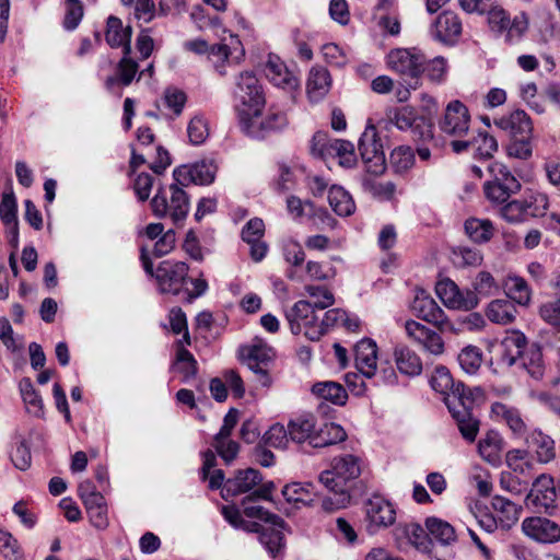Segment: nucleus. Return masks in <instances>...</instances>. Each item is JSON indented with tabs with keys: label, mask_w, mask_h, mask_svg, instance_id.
<instances>
[{
	"label": "nucleus",
	"mask_w": 560,
	"mask_h": 560,
	"mask_svg": "<svg viewBox=\"0 0 560 560\" xmlns=\"http://www.w3.org/2000/svg\"><path fill=\"white\" fill-rule=\"evenodd\" d=\"M151 209L156 218L170 217L175 224H179L189 212V198L183 186L174 180L168 189H158L151 200Z\"/></svg>",
	"instance_id": "nucleus-1"
},
{
	"label": "nucleus",
	"mask_w": 560,
	"mask_h": 560,
	"mask_svg": "<svg viewBox=\"0 0 560 560\" xmlns=\"http://www.w3.org/2000/svg\"><path fill=\"white\" fill-rule=\"evenodd\" d=\"M242 361L254 373L255 381L262 387L272 385L271 369L275 364L276 353L262 339L255 338L249 345L240 349Z\"/></svg>",
	"instance_id": "nucleus-2"
},
{
	"label": "nucleus",
	"mask_w": 560,
	"mask_h": 560,
	"mask_svg": "<svg viewBox=\"0 0 560 560\" xmlns=\"http://www.w3.org/2000/svg\"><path fill=\"white\" fill-rule=\"evenodd\" d=\"M288 125L284 112L270 107L265 116L254 112H241L240 126L243 132L256 139H265L283 130Z\"/></svg>",
	"instance_id": "nucleus-3"
},
{
	"label": "nucleus",
	"mask_w": 560,
	"mask_h": 560,
	"mask_svg": "<svg viewBox=\"0 0 560 560\" xmlns=\"http://www.w3.org/2000/svg\"><path fill=\"white\" fill-rule=\"evenodd\" d=\"M233 96L238 118H241V112L243 110L259 114L265 105L262 86L252 71H244L235 77Z\"/></svg>",
	"instance_id": "nucleus-4"
},
{
	"label": "nucleus",
	"mask_w": 560,
	"mask_h": 560,
	"mask_svg": "<svg viewBox=\"0 0 560 560\" xmlns=\"http://www.w3.org/2000/svg\"><path fill=\"white\" fill-rule=\"evenodd\" d=\"M362 460L352 454L336 456L331 467L319 475V481L325 487H340L350 491L351 482L360 477Z\"/></svg>",
	"instance_id": "nucleus-5"
},
{
	"label": "nucleus",
	"mask_w": 560,
	"mask_h": 560,
	"mask_svg": "<svg viewBox=\"0 0 560 560\" xmlns=\"http://www.w3.org/2000/svg\"><path fill=\"white\" fill-rule=\"evenodd\" d=\"M491 180L485 183L483 190L486 197L493 203H504L511 197L521 190L520 180L511 171L500 162H493L488 167Z\"/></svg>",
	"instance_id": "nucleus-6"
},
{
	"label": "nucleus",
	"mask_w": 560,
	"mask_h": 560,
	"mask_svg": "<svg viewBox=\"0 0 560 560\" xmlns=\"http://www.w3.org/2000/svg\"><path fill=\"white\" fill-rule=\"evenodd\" d=\"M285 318L292 334L294 335L303 332L304 336L312 341H317L323 336V330L319 328L315 308L308 301L300 300L295 302L285 311Z\"/></svg>",
	"instance_id": "nucleus-7"
},
{
	"label": "nucleus",
	"mask_w": 560,
	"mask_h": 560,
	"mask_svg": "<svg viewBox=\"0 0 560 560\" xmlns=\"http://www.w3.org/2000/svg\"><path fill=\"white\" fill-rule=\"evenodd\" d=\"M311 151L314 155L325 158L326 155L339 159L343 167H352L355 164V151L352 142L342 139H329L325 132H316L312 139Z\"/></svg>",
	"instance_id": "nucleus-8"
},
{
	"label": "nucleus",
	"mask_w": 560,
	"mask_h": 560,
	"mask_svg": "<svg viewBox=\"0 0 560 560\" xmlns=\"http://www.w3.org/2000/svg\"><path fill=\"white\" fill-rule=\"evenodd\" d=\"M386 65L401 78L418 80L423 73L424 55L416 48H394L386 55Z\"/></svg>",
	"instance_id": "nucleus-9"
},
{
	"label": "nucleus",
	"mask_w": 560,
	"mask_h": 560,
	"mask_svg": "<svg viewBox=\"0 0 560 560\" xmlns=\"http://www.w3.org/2000/svg\"><path fill=\"white\" fill-rule=\"evenodd\" d=\"M365 526L370 534L392 526L396 521V510L390 501L373 494L364 503Z\"/></svg>",
	"instance_id": "nucleus-10"
},
{
	"label": "nucleus",
	"mask_w": 560,
	"mask_h": 560,
	"mask_svg": "<svg viewBox=\"0 0 560 560\" xmlns=\"http://www.w3.org/2000/svg\"><path fill=\"white\" fill-rule=\"evenodd\" d=\"M557 491L553 478L541 474L532 485V489L525 498L527 508L538 513L551 514L556 509Z\"/></svg>",
	"instance_id": "nucleus-11"
},
{
	"label": "nucleus",
	"mask_w": 560,
	"mask_h": 560,
	"mask_svg": "<svg viewBox=\"0 0 560 560\" xmlns=\"http://www.w3.org/2000/svg\"><path fill=\"white\" fill-rule=\"evenodd\" d=\"M388 118L399 130L410 131L415 139L425 141L433 137L432 124L425 117L417 115L412 107L397 108L389 113Z\"/></svg>",
	"instance_id": "nucleus-12"
},
{
	"label": "nucleus",
	"mask_w": 560,
	"mask_h": 560,
	"mask_svg": "<svg viewBox=\"0 0 560 560\" xmlns=\"http://www.w3.org/2000/svg\"><path fill=\"white\" fill-rule=\"evenodd\" d=\"M217 171L218 166L213 160H200L177 166L173 171V178L183 187L190 184L207 186L214 182Z\"/></svg>",
	"instance_id": "nucleus-13"
},
{
	"label": "nucleus",
	"mask_w": 560,
	"mask_h": 560,
	"mask_svg": "<svg viewBox=\"0 0 560 560\" xmlns=\"http://www.w3.org/2000/svg\"><path fill=\"white\" fill-rule=\"evenodd\" d=\"M481 395L468 394V397H462L459 402L455 404L454 397L448 399V411L456 420L459 432L468 442H474L479 431V421L472 415V408L477 397Z\"/></svg>",
	"instance_id": "nucleus-14"
},
{
	"label": "nucleus",
	"mask_w": 560,
	"mask_h": 560,
	"mask_svg": "<svg viewBox=\"0 0 560 560\" xmlns=\"http://www.w3.org/2000/svg\"><path fill=\"white\" fill-rule=\"evenodd\" d=\"M431 387L436 392L443 395V399L445 405L448 407V399L454 397L455 404L459 402L462 397H468V394H478L482 395V390L479 387L468 388L462 382H455L450 373V371L445 366H436L431 378H430Z\"/></svg>",
	"instance_id": "nucleus-15"
},
{
	"label": "nucleus",
	"mask_w": 560,
	"mask_h": 560,
	"mask_svg": "<svg viewBox=\"0 0 560 560\" xmlns=\"http://www.w3.org/2000/svg\"><path fill=\"white\" fill-rule=\"evenodd\" d=\"M188 270L184 261H162L155 272L161 292L178 295L188 280Z\"/></svg>",
	"instance_id": "nucleus-16"
},
{
	"label": "nucleus",
	"mask_w": 560,
	"mask_h": 560,
	"mask_svg": "<svg viewBox=\"0 0 560 560\" xmlns=\"http://www.w3.org/2000/svg\"><path fill=\"white\" fill-rule=\"evenodd\" d=\"M358 149L363 162L366 164L368 172L381 174L385 170V158L383 145L377 139V131L374 126H369L362 133Z\"/></svg>",
	"instance_id": "nucleus-17"
},
{
	"label": "nucleus",
	"mask_w": 560,
	"mask_h": 560,
	"mask_svg": "<svg viewBox=\"0 0 560 560\" xmlns=\"http://www.w3.org/2000/svg\"><path fill=\"white\" fill-rule=\"evenodd\" d=\"M470 115L468 108L458 100L447 104L443 118L439 122L441 131L454 140L460 139L469 131Z\"/></svg>",
	"instance_id": "nucleus-18"
},
{
	"label": "nucleus",
	"mask_w": 560,
	"mask_h": 560,
	"mask_svg": "<svg viewBox=\"0 0 560 560\" xmlns=\"http://www.w3.org/2000/svg\"><path fill=\"white\" fill-rule=\"evenodd\" d=\"M237 529L247 533H257L259 542L266 548L267 552L276 559L282 556L285 548V537L280 528L275 526L261 525L254 521H247L243 517Z\"/></svg>",
	"instance_id": "nucleus-19"
},
{
	"label": "nucleus",
	"mask_w": 560,
	"mask_h": 560,
	"mask_svg": "<svg viewBox=\"0 0 560 560\" xmlns=\"http://www.w3.org/2000/svg\"><path fill=\"white\" fill-rule=\"evenodd\" d=\"M208 55L217 58L215 69L220 75H225L224 62L228 65H238L245 56V49L240 37L230 34L222 43L210 46Z\"/></svg>",
	"instance_id": "nucleus-20"
},
{
	"label": "nucleus",
	"mask_w": 560,
	"mask_h": 560,
	"mask_svg": "<svg viewBox=\"0 0 560 560\" xmlns=\"http://www.w3.org/2000/svg\"><path fill=\"white\" fill-rule=\"evenodd\" d=\"M412 310L418 317L440 329H445L451 326L444 311L424 291H421L416 295L412 303Z\"/></svg>",
	"instance_id": "nucleus-21"
},
{
	"label": "nucleus",
	"mask_w": 560,
	"mask_h": 560,
	"mask_svg": "<svg viewBox=\"0 0 560 560\" xmlns=\"http://www.w3.org/2000/svg\"><path fill=\"white\" fill-rule=\"evenodd\" d=\"M405 330L409 338L421 345L429 353L440 355L444 352V341L442 337L416 320H407Z\"/></svg>",
	"instance_id": "nucleus-22"
},
{
	"label": "nucleus",
	"mask_w": 560,
	"mask_h": 560,
	"mask_svg": "<svg viewBox=\"0 0 560 560\" xmlns=\"http://www.w3.org/2000/svg\"><path fill=\"white\" fill-rule=\"evenodd\" d=\"M462 34V21L452 11L442 12L431 27V35L446 45L457 43Z\"/></svg>",
	"instance_id": "nucleus-23"
},
{
	"label": "nucleus",
	"mask_w": 560,
	"mask_h": 560,
	"mask_svg": "<svg viewBox=\"0 0 560 560\" xmlns=\"http://www.w3.org/2000/svg\"><path fill=\"white\" fill-rule=\"evenodd\" d=\"M261 480V474L257 469L246 468L238 470L232 478L225 480L223 498L228 500L229 498L249 492L260 485Z\"/></svg>",
	"instance_id": "nucleus-24"
},
{
	"label": "nucleus",
	"mask_w": 560,
	"mask_h": 560,
	"mask_svg": "<svg viewBox=\"0 0 560 560\" xmlns=\"http://www.w3.org/2000/svg\"><path fill=\"white\" fill-rule=\"evenodd\" d=\"M523 532L540 542H555L560 539V527L545 517H528L522 523Z\"/></svg>",
	"instance_id": "nucleus-25"
},
{
	"label": "nucleus",
	"mask_w": 560,
	"mask_h": 560,
	"mask_svg": "<svg viewBox=\"0 0 560 560\" xmlns=\"http://www.w3.org/2000/svg\"><path fill=\"white\" fill-rule=\"evenodd\" d=\"M354 361L359 372L371 378L377 370V345L370 338H363L354 346Z\"/></svg>",
	"instance_id": "nucleus-26"
},
{
	"label": "nucleus",
	"mask_w": 560,
	"mask_h": 560,
	"mask_svg": "<svg viewBox=\"0 0 560 560\" xmlns=\"http://www.w3.org/2000/svg\"><path fill=\"white\" fill-rule=\"evenodd\" d=\"M528 348L525 335L518 330L506 334L501 342L500 363L508 368L517 364Z\"/></svg>",
	"instance_id": "nucleus-27"
},
{
	"label": "nucleus",
	"mask_w": 560,
	"mask_h": 560,
	"mask_svg": "<svg viewBox=\"0 0 560 560\" xmlns=\"http://www.w3.org/2000/svg\"><path fill=\"white\" fill-rule=\"evenodd\" d=\"M498 128L505 131L510 138L532 137L533 126L529 116L521 109L494 120Z\"/></svg>",
	"instance_id": "nucleus-28"
},
{
	"label": "nucleus",
	"mask_w": 560,
	"mask_h": 560,
	"mask_svg": "<svg viewBox=\"0 0 560 560\" xmlns=\"http://www.w3.org/2000/svg\"><path fill=\"white\" fill-rule=\"evenodd\" d=\"M451 147L455 153H462L468 150V148H472L479 158L489 159L497 152L498 142L494 137L487 132H479L478 136L472 139L452 140Z\"/></svg>",
	"instance_id": "nucleus-29"
},
{
	"label": "nucleus",
	"mask_w": 560,
	"mask_h": 560,
	"mask_svg": "<svg viewBox=\"0 0 560 560\" xmlns=\"http://www.w3.org/2000/svg\"><path fill=\"white\" fill-rule=\"evenodd\" d=\"M131 35L132 27L130 25L124 26L119 18L114 15L108 16L105 39L112 48L122 47V52L125 55H130Z\"/></svg>",
	"instance_id": "nucleus-30"
},
{
	"label": "nucleus",
	"mask_w": 560,
	"mask_h": 560,
	"mask_svg": "<svg viewBox=\"0 0 560 560\" xmlns=\"http://www.w3.org/2000/svg\"><path fill=\"white\" fill-rule=\"evenodd\" d=\"M491 415L497 421L505 423L515 436L526 434L527 427L517 408L498 401L492 404Z\"/></svg>",
	"instance_id": "nucleus-31"
},
{
	"label": "nucleus",
	"mask_w": 560,
	"mask_h": 560,
	"mask_svg": "<svg viewBox=\"0 0 560 560\" xmlns=\"http://www.w3.org/2000/svg\"><path fill=\"white\" fill-rule=\"evenodd\" d=\"M331 78L324 67H313L308 73L306 92L311 102H318L328 93Z\"/></svg>",
	"instance_id": "nucleus-32"
},
{
	"label": "nucleus",
	"mask_w": 560,
	"mask_h": 560,
	"mask_svg": "<svg viewBox=\"0 0 560 560\" xmlns=\"http://www.w3.org/2000/svg\"><path fill=\"white\" fill-rule=\"evenodd\" d=\"M265 73L268 80L276 86L282 89H293L296 86V79L290 73L288 68L278 58L270 57Z\"/></svg>",
	"instance_id": "nucleus-33"
},
{
	"label": "nucleus",
	"mask_w": 560,
	"mask_h": 560,
	"mask_svg": "<svg viewBox=\"0 0 560 560\" xmlns=\"http://www.w3.org/2000/svg\"><path fill=\"white\" fill-rule=\"evenodd\" d=\"M316 420L312 415L300 416L289 421L288 430L290 440L295 443L308 442L314 436Z\"/></svg>",
	"instance_id": "nucleus-34"
},
{
	"label": "nucleus",
	"mask_w": 560,
	"mask_h": 560,
	"mask_svg": "<svg viewBox=\"0 0 560 560\" xmlns=\"http://www.w3.org/2000/svg\"><path fill=\"white\" fill-rule=\"evenodd\" d=\"M492 508L497 512L499 525L503 529H510L520 518L521 509L504 497L494 495Z\"/></svg>",
	"instance_id": "nucleus-35"
},
{
	"label": "nucleus",
	"mask_w": 560,
	"mask_h": 560,
	"mask_svg": "<svg viewBox=\"0 0 560 560\" xmlns=\"http://www.w3.org/2000/svg\"><path fill=\"white\" fill-rule=\"evenodd\" d=\"M526 443L535 450L537 460L541 464L549 463L556 456L553 440L541 431H533L526 436Z\"/></svg>",
	"instance_id": "nucleus-36"
},
{
	"label": "nucleus",
	"mask_w": 560,
	"mask_h": 560,
	"mask_svg": "<svg viewBox=\"0 0 560 560\" xmlns=\"http://www.w3.org/2000/svg\"><path fill=\"white\" fill-rule=\"evenodd\" d=\"M395 362L398 371L408 376H417L422 372L420 357L407 347H397L394 351Z\"/></svg>",
	"instance_id": "nucleus-37"
},
{
	"label": "nucleus",
	"mask_w": 560,
	"mask_h": 560,
	"mask_svg": "<svg viewBox=\"0 0 560 560\" xmlns=\"http://www.w3.org/2000/svg\"><path fill=\"white\" fill-rule=\"evenodd\" d=\"M347 438L343 428L337 423H325L314 436L311 438V446L314 448H322L332 444L340 443Z\"/></svg>",
	"instance_id": "nucleus-38"
},
{
	"label": "nucleus",
	"mask_w": 560,
	"mask_h": 560,
	"mask_svg": "<svg viewBox=\"0 0 560 560\" xmlns=\"http://www.w3.org/2000/svg\"><path fill=\"white\" fill-rule=\"evenodd\" d=\"M328 202L331 209L340 217H348L354 212L355 205L351 195L341 186L332 185L328 191Z\"/></svg>",
	"instance_id": "nucleus-39"
},
{
	"label": "nucleus",
	"mask_w": 560,
	"mask_h": 560,
	"mask_svg": "<svg viewBox=\"0 0 560 560\" xmlns=\"http://www.w3.org/2000/svg\"><path fill=\"white\" fill-rule=\"evenodd\" d=\"M255 499V497H252V494H249L242 501L243 514L249 518H258L260 521H264L265 525L278 527L280 528V530L283 532V529L285 528V523L280 516L270 513L261 505L248 504L250 501Z\"/></svg>",
	"instance_id": "nucleus-40"
},
{
	"label": "nucleus",
	"mask_w": 560,
	"mask_h": 560,
	"mask_svg": "<svg viewBox=\"0 0 560 560\" xmlns=\"http://www.w3.org/2000/svg\"><path fill=\"white\" fill-rule=\"evenodd\" d=\"M425 529L441 545L448 546L456 541L455 528L446 521L430 516L425 520Z\"/></svg>",
	"instance_id": "nucleus-41"
},
{
	"label": "nucleus",
	"mask_w": 560,
	"mask_h": 560,
	"mask_svg": "<svg viewBox=\"0 0 560 560\" xmlns=\"http://www.w3.org/2000/svg\"><path fill=\"white\" fill-rule=\"evenodd\" d=\"M282 494L290 503L310 506L315 500L314 486L312 483L292 482L282 489Z\"/></svg>",
	"instance_id": "nucleus-42"
},
{
	"label": "nucleus",
	"mask_w": 560,
	"mask_h": 560,
	"mask_svg": "<svg viewBox=\"0 0 560 560\" xmlns=\"http://www.w3.org/2000/svg\"><path fill=\"white\" fill-rule=\"evenodd\" d=\"M502 288L508 298L520 305H527L530 300V290L526 281L518 276H508L502 282Z\"/></svg>",
	"instance_id": "nucleus-43"
},
{
	"label": "nucleus",
	"mask_w": 560,
	"mask_h": 560,
	"mask_svg": "<svg viewBox=\"0 0 560 560\" xmlns=\"http://www.w3.org/2000/svg\"><path fill=\"white\" fill-rule=\"evenodd\" d=\"M518 363L535 381L542 378L545 374V365L542 362L541 350L537 345H530Z\"/></svg>",
	"instance_id": "nucleus-44"
},
{
	"label": "nucleus",
	"mask_w": 560,
	"mask_h": 560,
	"mask_svg": "<svg viewBox=\"0 0 560 560\" xmlns=\"http://www.w3.org/2000/svg\"><path fill=\"white\" fill-rule=\"evenodd\" d=\"M515 315L516 308L510 300H493L487 307V317L495 324H511Z\"/></svg>",
	"instance_id": "nucleus-45"
},
{
	"label": "nucleus",
	"mask_w": 560,
	"mask_h": 560,
	"mask_svg": "<svg viewBox=\"0 0 560 560\" xmlns=\"http://www.w3.org/2000/svg\"><path fill=\"white\" fill-rule=\"evenodd\" d=\"M138 63L130 55H125L120 59L117 66V75L108 77L106 79V88L112 89L117 82H120L124 86L131 84L138 72Z\"/></svg>",
	"instance_id": "nucleus-46"
},
{
	"label": "nucleus",
	"mask_w": 560,
	"mask_h": 560,
	"mask_svg": "<svg viewBox=\"0 0 560 560\" xmlns=\"http://www.w3.org/2000/svg\"><path fill=\"white\" fill-rule=\"evenodd\" d=\"M313 394L329 400L335 405H345L348 398L346 389L342 385L335 382H320L313 385Z\"/></svg>",
	"instance_id": "nucleus-47"
},
{
	"label": "nucleus",
	"mask_w": 560,
	"mask_h": 560,
	"mask_svg": "<svg viewBox=\"0 0 560 560\" xmlns=\"http://www.w3.org/2000/svg\"><path fill=\"white\" fill-rule=\"evenodd\" d=\"M451 259L458 268L480 266L483 256L476 247L458 246L452 249Z\"/></svg>",
	"instance_id": "nucleus-48"
},
{
	"label": "nucleus",
	"mask_w": 560,
	"mask_h": 560,
	"mask_svg": "<svg viewBox=\"0 0 560 560\" xmlns=\"http://www.w3.org/2000/svg\"><path fill=\"white\" fill-rule=\"evenodd\" d=\"M465 231L472 242L485 243L491 238L493 228L489 220H479L471 218L466 220Z\"/></svg>",
	"instance_id": "nucleus-49"
},
{
	"label": "nucleus",
	"mask_w": 560,
	"mask_h": 560,
	"mask_svg": "<svg viewBox=\"0 0 560 560\" xmlns=\"http://www.w3.org/2000/svg\"><path fill=\"white\" fill-rule=\"evenodd\" d=\"M506 465L512 469L513 472L530 476L534 468V464L528 458V452L525 450L514 448L505 455Z\"/></svg>",
	"instance_id": "nucleus-50"
},
{
	"label": "nucleus",
	"mask_w": 560,
	"mask_h": 560,
	"mask_svg": "<svg viewBox=\"0 0 560 560\" xmlns=\"http://www.w3.org/2000/svg\"><path fill=\"white\" fill-rule=\"evenodd\" d=\"M19 389L28 411L38 415L43 409V400L38 392L35 389L31 378L23 377L20 381Z\"/></svg>",
	"instance_id": "nucleus-51"
},
{
	"label": "nucleus",
	"mask_w": 560,
	"mask_h": 560,
	"mask_svg": "<svg viewBox=\"0 0 560 560\" xmlns=\"http://www.w3.org/2000/svg\"><path fill=\"white\" fill-rule=\"evenodd\" d=\"M329 494L322 500V508L326 512H334L346 508L351 500L350 491L340 487H326Z\"/></svg>",
	"instance_id": "nucleus-52"
},
{
	"label": "nucleus",
	"mask_w": 560,
	"mask_h": 560,
	"mask_svg": "<svg viewBox=\"0 0 560 560\" xmlns=\"http://www.w3.org/2000/svg\"><path fill=\"white\" fill-rule=\"evenodd\" d=\"M176 369L183 374L184 382H188L195 377L198 372V363L190 351L184 347H179L176 353Z\"/></svg>",
	"instance_id": "nucleus-53"
},
{
	"label": "nucleus",
	"mask_w": 560,
	"mask_h": 560,
	"mask_svg": "<svg viewBox=\"0 0 560 560\" xmlns=\"http://www.w3.org/2000/svg\"><path fill=\"white\" fill-rule=\"evenodd\" d=\"M482 362V352L479 348L468 346L458 354V363L467 374H475Z\"/></svg>",
	"instance_id": "nucleus-54"
},
{
	"label": "nucleus",
	"mask_w": 560,
	"mask_h": 560,
	"mask_svg": "<svg viewBox=\"0 0 560 560\" xmlns=\"http://www.w3.org/2000/svg\"><path fill=\"white\" fill-rule=\"evenodd\" d=\"M522 200L527 218L544 215L549 205L547 195L537 191H530Z\"/></svg>",
	"instance_id": "nucleus-55"
},
{
	"label": "nucleus",
	"mask_w": 560,
	"mask_h": 560,
	"mask_svg": "<svg viewBox=\"0 0 560 560\" xmlns=\"http://www.w3.org/2000/svg\"><path fill=\"white\" fill-rule=\"evenodd\" d=\"M472 287L480 296L489 298L499 293L502 284H500L489 271L482 270L477 273L472 281Z\"/></svg>",
	"instance_id": "nucleus-56"
},
{
	"label": "nucleus",
	"mask_w": 560,
	"mask_h": 560,
	"mask_svg": "<svg viewBox=\"0 0 560 560\" xmlns=\"http://www.w3.org/2000/svg\"><path fill=\"white\" fill-rule=\"evenodd\" d=\"M290 440L289 430L281 423L272 424L262 435L261 442L275 448H285Z\"/></svg>",
	"instance_id": "nucleus-57"
},
{
	"label": "nucleus",
	"mask_w": 560,
	"mask_h": 560,
	"mask_svg": "<svg viewBox=\"0 0 560 560\" xmlns=\"http://www.w3.org/2000/svg\"><path fill=\"white\" fill-rule=\"evenodd\" d=\"M459 288L457 284L448 279H442L438 281L435 285V292L445 306L454 308L455 305H458V296H459Z\"/></svg>",
	"instance_id": "nucleus-58"
},
{
	"label": "nucleus",
	"mask_w": 560,
	"mask_h": 560,
	"mask_svg": "<svg viewBox=\"0 0 560 560\" xmlns=\"http://www.w3.org/2000/svg\"><path fill=\"white\" fill-rule=\"evenodd\" d=\"M532 137L510 138L505 147L509 158L517 160H528L533 154V147L530 142Z\"/></svg>",
	"instance_id": "nucleus-59"
},
{
	"label": "nucleus",
	"mask_w": 560,
	"mask_h": 560,
	"mask_svg": "<svg viewBox=\"0 0 560 560\" xmlns=\"http://www.w3.org/2000/svg\"><path fill=\"white\" fill-rule=\"evenodd\" d=\"M500 443L497 434H488L478 443L480 456L490 464H497L500 460Z\"/></svg>",
	"instance_id": "nucleus-60"
},
{
	"label": "nucleus",
	"mask_w": 560,
	"mask_h": 560,
	"mask_svg": "<svg viewBox=\"0 0 560 560\" xmlns=\"http://www.w3.org/2000/svg\"><path fill=\"white\" fill-rule=\"evenodd\" d=\"M306 293L312 299V305L316 310H325L335 303L332 292L326 287L308 284L305 287Z\"/></svg>",
	"instance_id": "nucleus-61"
},
{
	"label": "nucleus",
	"mask_w": 560,
	"mask_h": 560,
	"mask_svg": "<svg viewBox=\"0 0 560 560\" xmlns=\"http://www.w3.org/2000/svg\"><path fill=\"white\" fill-rule=\"evenodd\" d=\"M423 73L433 83L444 82L447 74V62L446 59L438 56L431 60L424 59Z\"/></svg>",
	"instance_id": "nucleus-62"
},
{
	"label": "nucleus",
	"mask_w": 560,
	"mask_h": 560,
	"mask_svg": "<svg viewBox=\"0 0 560 560\" xmlns=\"http://www.w3.org/2000/svg\"><path fill=\"white\" fill-rule=\"evenodd\" d=\"M187 135L191 144H202L209 137V127L206 118L200 115L192 117L187 127Z\"/></svg>",
	"instance_id": "nucleus-63"
},
{
	"label": "nucleus",
	"mask_w": 560,
	"mask_h": 560,
	"mask_svg": "<svg viewBox=\"0 0 560 560\" xmlns=\"http://www.w3.org/2000/svg\"><path fill=\"white\" fill-rule=\"evenodd\" d=\"M390 163L397 173H405L415 163V154L409 147H398L390 153Z\"/></svg>",
	"instance_id": "nucleus-64"
}]
</instances>
